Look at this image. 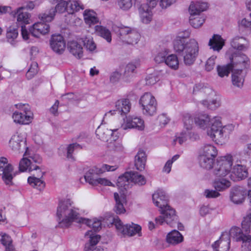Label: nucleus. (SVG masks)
Returning <instances> with one entry per match:
<instances>
[{
	"instance_id": "nucleus-64",
	"label": "nucleus",
	"mask_w": 251,
	"mask_h": 251,
	"mask_svg": "<svg viewBox=\"0 0 251 251\" xmlns=\"http://www.w3.org/2000/svg\"><path fill=\"white\" fill-rule=\"evenodd\" d=\"M118 168L117 165L111 166L107 164H103L101 168L99 169V170L101 171V174L105 171H114Z\"/></svg>"
},
{
	"instance_id": "nucleus-34",
	"label": "nucleus",
	"mask_w": 251,
	"mask_h": 251,
	"mask_svg": "<svg viewBox=\"0 0 251 251\" xmlns=\"http://www.w3.org/2000/svg\"><path fill=\"white\" fill-rule=\"evenodd\" d=\"M231 45L235 49L242 50L247 49L248 43L245 38L236 37L231 42Z\"/></svg>"
},
{
	"instance_id": "nucleus-1",
	"label": "nucleus",
	"mask_w": 251,
	"mask_h": 251,
	"mask_svg": "<svg viewBox=\"0 0 251 251\" xmlns=\"http://www.w3.org/2000/svg\"><path fill=\"white\" fill-rule=\"evenodd\" d=\"M73 202L67 199L59 202L57 210L59 226L61 227H68L75 222L82 223L92 227L95 231L100 230L101 221L97 219H89L80 217L78 209L73 206Z\"/></svg>"
},
{
	"instance_id": "nucleus-33",
	"label": "nucleus",
	"mask_w": 251,
	"mask_h": 251,
	"mask_svg": "<svg viewBox=\"0 0 251 251\" xmlns=\"http://www.w3.org/2000/svg\"><path fill=\"white\" fill-rule=\"evenodd\" d=\"M68 48L70 52L76 57L80 58L82 56L83 48L77 42L70 41L68 44Z\"/></svg>"
},
{
	"instance_id": "nucleus-56",
	"label": "nucleus",
	"mask_w": 251,
	"mask_h": 251,
	"mask_svg": "<svg viewBox=\"0 0 251 251\" xmlns=\"http://www.w3.org/2000/svg\"><path fill=\"white\" fill-rule=\"evenodd\" d=\"M78 148L81 149L82 148L80 145L77 143L70 144L67 148V157L68 159L74 160V157L72 154L74 151Z\"/></svg>"
},
{
	"instance_id": "nucleus-12",
	"label": "nucleus",
	"mask_w": 251,
	"mask_h": 251,
	"mask_svg": "<svg viewBox=\"0 0 251 251\" xmlns=\"http://www.w3.org/2000/svg\"><path fill=\"white\" fill-rule=\"evenodd\" d=\"M66 1L58 3L55 7H52L45 13L39 15V19L45 22H51L54 19L57 12L62 13L67 11Z\"/></svg>"
},
{
	"instance_id": "nucleus-57",
	"label": "nucleus",
	"mask_w": 251,
	"mask_h": 251,
	"mask_svg": "<svg viewBox=\"0 0 251 251\" xmlns=\"http://www.w3.org/2000/svg\"><path fill=\"white\" fill-rule=\"evenodd\" d=\"M201 103L207 108L212 110H215L220 106L219 101L216 100H213L210 102L203 100L201 101Z\"/></svg>"
},
{
	"instance_id": "nucleus-7",
	"label": "nucleus",
	"mask_w": 251,
	"mask_h": 251,
	"mask_svg": "<svg viewBox=\"0 0 251 251\" xmlns=\"http://www.w3.org/2000/svg\"><path fill=\"white\" fill-rule=\"evenodd\" d=\"M112 224L114 225L117 230L124 235L132 236L137 233L140 236L141 227L138 225L132 223L131 225H124L118 217L113 218Z\"/></svg>"
},
{
	"instance_id": "nucleus-32",
	"label": "nucleus",
	"mask_w": 251,
	"mask_h": 251,
	"mask_svg": "<svg viewBox=\"0 0 251 251\" xmlns=\"http://www.w3.org/2000/svg\"><path fill=\"white\" fill-rule=\"evenodd\" d=\"M183 240V237L182 234L176 230H173L169 233L166 237L167 243L173 245H176Z\"/></svg>"
},
{
	"instance_id": "nucleus-53",
	"label": "nucleus",
	"mask_w": 251,
	"mask_h": 251,
	"mask_svg": "<svg viewBox=\"0 0 251 251\" xmlns=\"http://www.w3.org/2000/svg\"><path fill=\"white\" fill-rule=\"evenodd\" d=\"M159 74L157 71H154L153 73L149 75L146 78V84L152 85L159 80Z\"/></svg>"
},
{
	"instance_id": "nucleus-55",
	"label": "nucleus",
	"mask_w": 251,
	"mask_h": 251,
	"mask_svg": "<svg viewBox=\"0 0 251 251\" xmlns=\"http://www.w3.org/2000/svg\"><path fill=\"white\" fill-rule=\"evenodd\" d=\"M38 71V64L36 62H32L29 69L26 74V76L28 79L32 78L35 75H36Z\"/></svg>"
},
{
	"instance_id": "nucleus-54",
	"label": "nucleus",
	"mask_w": 251,
	"mask_h": 251,
	"mask_svg": "<svg viewBox=\"0 0 251 251\" xmlns=\"http://www.w3.org/2000/svg\"><path fill=\"white\" fill-rule=\"evenodd\" d=\"M132 181L139 185H143L146 183V180L143 176L132 172Z\"/></svg>"
},
{
	"instance_id": "nucleus-28",
	"label": "nucleus",
	"mask_w": 251,
	"mask_h": 251,
	"mask_svg": "<svg viewBox=\"0 0 251 251\" xmlns=\"http://www.w3.org/2000/svg\"><path fill=\"white\" fill-rule=\"evenodd\" d=\"M114 197L115 201V206L114 208V211L117 214L124 213L125 211V208L124 206V203L126 202V197L124 195H119L117 193H114Z\"/></svg>"
},
{
	"instance_id": "nucleus-42",
	"label": "nucleus",
	"mask_w": 251,
	"mask_h": 251,
	"mask_svg": "<svg viewBox=\"0 0 251 251\" xmlns=\"http://www.w3.org/2000/svg\"><path fill=\"white\" fill-rule=\"evenodd\" d=\"M217 154L218 151L215 147L210 144H206L204 146L201 154L215 159Z\"/></svg>"
},
{
	"instance_id": "nucleus-13",
	"label": "nucleus",
	"mask_w": 251,
	"mask_h": 251,
	"mask_svg": "<svg viewBox=\"0 0 251 251\" xmlns=\"http://www.w3.org/2000/svg\"><path fill=\"white\" fill-rule=\"evenodd\" d=\"M9 146L13 151L18 152L27 149L24 135L18 132L12 136L9 141Z\"/></svg>"
},
{
	"instance_id": "nucleus-48",
	"label": "nucleus",
	"mask_w": 251,
	"mask_h": 251,
	"mask_svg": "<svg viewBox=\"0 0 251 251\" xmlns=\"http://www.w3.org/2000/svg\"><path fill=\"white\" fill-rule=\"evenodd\" d=\"M197 15H190L189 22L191 25L194 28H199L201 26L205 21L202 16H197Z\"/></svg>"
},
{
	"instance_id": "nucleus-61",
	"label": "nucleus",
	"mask_w": 251,
	"mask_h": 251,
	"mask_svg": "<svg viewBox=\"0 0 251 251\" xmlns=\"http://www.w3.org/2000/svg\"><path fill=\"white\" fill-rule=\"evenodd\" d=\"M220 193L217 191L214 190L206 189L203 192V195L208 199L216 198L220 196Z\"/></svg>"
},
{
	"instance_id": "nucleus-29",
	"label": "nucleus",
	"mask_w": 251,
	"mask_h": 251,
	"mask_svg": "<svg viewBox=\"0 0 251 251\" xmlns=\"http://www.w3.org/2000/svg\"><path fill=\"white\" fill-rule=\"evenodd\" d=\"M139 66V64L129 63L125 67L124 77L126 81H130L134 75L137 73L136 69Z\"/></svg>"
},
{
	"instance_id": "nucleus-50",
	"label": "nucleus",
	"mask_w": 251,
	"mask_h": 251,
	"mask_svg": "<svg viewBox=\"0 0 251 251\" xmlns=\"http://www.w3.org/2000/svg\"><path fill=\"white\" fill-rule=\"evenodd\" d=\"M233 70V68L230 64H228L225 66H217V72L218 75L223 77L225 76H228L230 71L232 72Z\"/></svg>"
},
{
	"instance_id": "nucleus-31",
	"label": "nucleus",
	"mask_w": 251,
	"mask_h": 251,
	"mask_svg": "<svg viewBox=\"0 0 251 251\" xmlns=\"http://www.w3.org/2000/svg\"><path fill=\"white\" fill-rule=\"evenodd\" d=\"M120 128V126L115 129H108L102 126H99L96 131V133L98 138L102 141H108V138L112 136L113 133Z\"/></svg>"
},
{
	"instance_id": "nucleus-21",
	"label": "nucleus",
	"mask_w": 251,
	"mask_h": 251,
	"mask_svg": "<svg viewBox=\"0 0 251 251\" xmlns=\"http://www.w3.org/2000/svg\"><path fill=\"white\" fill-rule=\"evenodd\" d=\"M231 63H230L234 69L238 68L242 70L247 67L249 61L248 58L245 54H239L238 55H233L230 58Z\"/></svg>"
},
{
	"instance_id": "nucleus-35",
	"label": "nucleus",
	"mask_w": 251,
	"mask_h": 251,
	"mask_svg": "<svg viewBox=\"0 0 251 251\" xmlns=\"http://www.w3.org/2000/svg\"><path fill=\"white\" fill-rule=\"evenodd\" d=\"M224 45V41L221 36L214 34L212 38L209 40L208 45L213 49L214 50L219 51L222 49Z\"/></svg>"
},
{
	"instance_id": "nucleus-37",
	"label": "nucleus",
	"mask_w": 251,
	"mask_h": 251,
	"mask_svg": "<svg viewBox=\"0 0 251 251\" xmlns=\"http://www.w3.org/2000/svg\"><path fill=\"white\" fill-rule=\"evenodd\" d=\"M37 165L32 164L31 160L27 157H24L19 163V170L21 172H25L26 170L32 171L33 169H36Z\"/></svg>"
},
{
	"instance_id": "nucleus-27",
	"label": "nucleus",
	"mask_w": 251,
	"mask_h": 251,
	"mask_svg": "<svg viewBox=\"0 0 251 251\" xmlns=\"http://www.w3.org/2000/svg\"><path fill=\"white\" fill-rule=\"evenodd\" d=\"M149 5L142 4L139 8L140 17L143 23L145 24L149 23L152 19V13L151 9Z\"/></svg>"
},
{
	"instance_id": "nucleus-15",
	"label": "nucleus",
	"mask_w": 251,
	"mask_h": 251,
	"mask_svg": "<svg viewBox=\"0 0 251 251\" xmlns=\"http://www.w3.org/2000/svg\"><path fill=\"white\" fill-rule=\"evenodd\" d=\"M35 23L30 28L29 32L31 35L35 37H39L40 35H45L50 30V26L46 24V22L42 21Z\"/></svg>"
},
{
	"instance_id": "nucleus-58",
	"label": "nucleus",
	"mask_w": 251,
	"mask_h": 251,
	"mask_svg": "<svg viewBox=\"0 0 251 251\" xmlns=\"http://www.w3.org/2000/svg\"><path fill=\"white\" fill-rule=\"evenodd\" d=\"M15 106L16 108L20 109L25 115H29L32 121L33 114L30 110V107L28 104L20 103L16 104Z\"/></svg>"
},
{
	"instance_id": "nucleus-45",
	"label": "nucleus",
	"mask_w": 251,
	"mask_h": 251,
	"mask_svg": "<svg viewBox=\"0 0 251 251\" xmlns=\"http://www.w3.org/2000/svg\"><path fill=\"white\" fill-rule=\"evenodd\" d=\"M214 159L201 154L199 156V163L201 166L209 170L213 167Z\"/></svg>"
},
{
	"instance_id": "nucleus-11",
	"label": "nucleus",
	"mask_w": 251,
	"mask_h": 251,
	"mask_svg": "<svg viewBox=\"0 0 251 251\" xmlns=\"http://www.w3.org/2000/svg\"><path fill=\"white\" fill-rule=\"evenodd\" d=\"M32 176L28 177V183L32 187L39 190H43L45 186V182L41 179L45 173L42 172L41 168L37 166V168L33 169Z\"/></svg>"
},
{
	"instance_id": "nucleus-52",
	"label": "nucleus",
	"mask_w": 251,
	"mask_h": 251,
	"mask_svg": "<svg viewBox=\"0 0 251 251\" xmlns=\"http://www.w3.org/2000/svg\"><path fill=\"white\" fill-rule=\"evenodd\" d=\"M116 4L120 9L126 11L132 7V0H117Z\"/></svg>"
},
{
	"instance_id": "nucleus-4",
	"label": "nucleus",
	"mask_w": 251,
	"mask_h": 251,
	"mask_svg": "<svg viewBox=\"0 0 251 251\" xmlns=\"http://www.w3.org/2000/svg\"><path fill=\"white\" fill-rule=\"evenodd\" d=\"M232 127L231 125L223 126L221 118L216 116L212 119L211 126L210 129L207 130V134L213 141L217 144H222L229 133L227 130H231Z\"/></svg>"
},
{
	"instance_id": "nucleus-9",
	"label": "nucleus",
	"mask_w": 251,
	"mask_h": 251,
	"mask_svg": "<svg viewBox=\"0 0 251 251\" xmlns=\"http://www.w3.org/2000/svg\"><path fill=\"white\" fill-rule=\"evenodd\" d=\"M161 210V215L155 218L156 225H161L164 222H166L171 226H174L176 224V221H177L175 210L169 205H166Z\"/></svg>"
},
{
	"instance_id": "nucleus-5",
	"label": "nucleus",
	"mask_w": 251,
	"mask_h": 251,
	"mask_svg": "<svg viewBox=\"0 0 251 251\" xmlns=\"http://www.w3.org/2000/svg\"><path fill=\"white\" fill-rule=\"evenodd\" d=\"M232 165V158L230 155L221 157L217 160L215 164L213 172L218 177H225L227 175H230L231 166Z\"/></svg>"
},
{
	"instance_id": "nucleus-8",
	"label": "nucleus",
	"mask_w": 251,
	"mask_h": 251,
	"mask_svg": "<svg viewBox=\"0 0 251 251\" xmlns=\"http://www.w3.org/2000/svg\"><path fill=\"white\" fill-rule=\"evenodd\" d=\"M119 38L128 44H136L140 38V35L136 30L129 27H121L117 31Z\"/></svg>"
},
{
	"instance_id": "nucleus-26",
	"label": "nucleus",
	"mask_w": 251,
	"mask_h": 251,
	"mask_svg": "<svg viewBox=\"0 0 251 251\" xmlns=\"http://www.w3.org/2000/svg\"><path fill=\"white\" fill-rule=\"evenodd\" d=\"M245 74L238 68L234 69L232 74V82L234 86L241 88L243 85Z\"/></svg>"
},
{
	"instance_id": "nucleus-10",
	"label": "nucleus",
	"mask_w": 251,
	"mask_h": 251,
	"mask_svg": "<svg viewBox=\"0 0 251 251\" xmlns=\"http://www.w3.org/2000/svg\"><path fill=\"white\" fill-rule=\"evenodd\" d=\"M13 167L8 163L7 159L2 157L0 159V176L6 185H11L13 184L12 179L15 176L13 174Z\"/></svg>"
},
{
	"instance_id": "nucleus-23",
	"label": "nucleus",
	"mask_w": 251,
	"mask_h": 251,
	"mask_svg": "<svg viewBox=\"0 0 251 251\" xmlns=\"http://www.w3.org/2000/svg\"><path fill=\"white\" fill-rule=\"evenodd\" d=\"M131 108V104L128 99H121L117 100L115 104V111L121 115L127 114Z\"/></svg>"
},
{
	"instance_id": "nucleus-63",
	"label": "nucleus",
	"mask_w": 251,
	"mask_h": 251,
	"mask_svg": "<svg viewBox=\"0 0 251 251\" xmlns=\"http://www.w3.org/2000/svg\"><path fill=\"white\" fill-rule=\"evenodd\" d=\"M1 241L2 244L5 247V250L7 248H13L12 245V240L10 236L7 235H2Z\"/></svg>"
},
{
	"instance_id": "nucleus-2",
	"label": "nucleus",
	"mask_w": 251,
	"mask_h": 251,
	"mask_svg": "<svg viewBox=\"0 0 251 251\" xmlns=\"http://www.w3.org/2000/svg\"><path fill=\"white\" fill-rule=\"evenodd\" d=\"M230 237L237 242H241V251H251V235L244 234L237 226L231 228L229 232H223L219 240L215 242L212 247L215 251H228Z\"/></svg>"
},
{
	"instance_id": "nucleus-41",
	"label": "nucleus",
	"mask_w": 251,
	"mask_h": 251,
	"mask_svg": "<svg viewBox=\"0 0 251 251\" xmlns=\"http://www.w3.org/2000/svg\"><path fill=\"white\" fill-rule=\"evenodd\" d=\"M83 15L86 24L89 26L95 25L99 22L96 13L92 10H85Z\"/></svg>"
},
{
	"instance_id": "nucleus-19",
	"label": "nucleus",
	"mask_w": 251,
	"mask_h": 251,
	"mask_svg": "<svg viewBox=\"0 0 251 251\" xmlns=\"http://www.w3.org/2000/svg\"><path fill=\"white\" fill-rule=\"evenodd\" d=\"M152 201L154 204L161 209L164 208L167 203L168 197L164 191L158 189L152 194Z\"/></svg>"
},
{
	"instance_id": "nucleus-51",
	"label": "nucleus",
	"mask_w": 251,
	"mask_h": 251,
	"mask_svg": "<svg viewBox=\"0 0 251 251\" xmlns=\"http://www.w3.org/2000/svg\"><path fill=\"white\" fill-rule=\"evenodd\" d=\"M184 127L187 130H191L194 126V118L193 119L190 114H185L183 118Z\"/></svg>"
},
{
	"instance_id": "nucleus-30",
	"label": "nucleus",
	"mask_w": 251,
	"mask_h": 251,
	"mask_svg": "<svg viewBox=\"0 0 251 251\" xmlns=\"http://www.w3.org/2000/svg\"><path fill=\"white\" fill-rule=\"evenodd\" d=\"M146 155L145 151H139L135 156L134 165L137 170L142 171L145 168Z\"/></svg>"
},
{
	"instance_id": "nucleus-49",
	"label": "nucleus",
	"mask_w": 251,
	"mask_h": 251,
	"mask_svg": "<svg viewBox=\"0 0 251 251\" xmlns=\"http://www.w3.org/2000/svg\"><path fill=\"white\" fill-rule=\"evenodd\" d=\"M18 35V30L16 28L9 27L6 33V38L8 42L11 45H14L15 44V39Z\"/></svg>"
},
{
	"instance_id": "nucleus-20",
	"label": "nucleus",
	"mask_w": 251,
	"mask_h": 251,
	"mask_svg": "<svg viewBox=\"0 0 251 251\" xmlns=\"http://www.w3.org/2000/svg\"><path fill=\"white\" fill-rule=\"evenodd\" d=\"M132 183V172H127L118 177L117 185L121 191H124L131 187Z\"/></svg>"
},
{
	"instance_id": "nucleus-46",
	"label": "nucleus",
	"mask_w": 251,
	"mask_h": 251,
	"mask_svg": "<svg viewBox=\"0 0 251 251\" xmlns=\"http://www.w3.org/2000/svg\"><path fill=\"white\" fill-rule=\"evenodd\" d=\"M95 28L96 31L99 35L104 38L108 43L111 42V34L108 29L99 25L95 26Z\"/></svg>"
},
{
	"instance_id": "nucleus-47",
	"label": "nucleus",
	"mask_w": 251,
	"mask_h": 251,
	"mask_svg": "<svg viewBox=\"0 0 251 251\" xmlns=\"http://www.w3.org/2000/svg\"><path fill=\"white\" fill-rule=\"evenodd\" d=\"M80 40L83 43L84 46L90 51H93L96 50V45L91 36H86L81 38Z\"/></svg>"
},
{
	"instance_id": "nucleus-24",
	"label": "nucleus",
	"mask_w": 251,
	"mask_h": 251,
	"mask_svg": "<svg viewBox=\"0 0 251 251\" xmlns=\"http://www.w3.org/2000/svg\"><path fill=\"white\" fill-rule=\"evenodd\" d=\"M208 7V3L205 2L192 1L189 7V11L190 15H199L206 10Z\"/></svg>"
},
{
	"instance_id": "nucleus-3",
	"label": "nucleus",
	"mask_w": 251,
	"mask_h": 251,
	"mask_svg": "<svg viewBox=\"0 0 251 251\" xmlns=\"http://www.w3.org/2000/svg\"><path fill=\"white\" fill-rule=\"evenodd\" d=\"M184 39L178 38L174 43L175 50L183 56L184 63L186 65L193 64L199 53L198 42L194 39L186 42Z\"/></svg>"
},
{
	"instance_id": "nucleus-62",
	"label": "nucleus",
	"mask_w": 251,
	"mask_h": 251,
	"mask_svg": "<svg viewBox=\"0 0 251 251\" xmlns=\"http://www.w3.org/2000/svg\"><path fill=\"white\" fill-rule=\"evenodd\" d=\"M216 58V56H212L207 59L205 64V70L209 72L213 69L215 65Z\"/></svg>"
},
{
	"instance_id": "nucleus-36",
	"label": "nucleus",
	"mask_w": 251,
	"mask_h": 251,
	"mask_svg": "<svg viewBox=\"0 0 251 251\" xmlns=\"http://www.w3.org/2000/svg\"><path fill=\"white\" fill-rule=\"evenodd\" d=\"M14 122L22 125L29 124L31 122L29 115H25L22 111H15L12 116Z\"/></svg>"
},
{
	"instance_id": "nucleus-14",
	"label": "nucleus",
	"mask_w": 251,
	"mask_h": 251,
	"mask_svg": "<svg viewBox=\"0 0 251 251\" xmlns=\"http://www.w3.org/2000/svg\"><path fill=\"white\" fill-rule=\"evenodd\" d=\"M248 175V169L245 166L237 164L232 168L229 176L233 181H237L245 179Z\"/></svg>"
},
{
	"instance_id": "nucleus-25",
	"label": "nucleus",
	"mask_w": 251,
	"mask_h": 251,
	"mask_svg": "<svg viewBox=\"0 0 251 251\" xmlns=\"http://www.w3.org/2000/svg\"><path fill=\"white\" fill-rule=\"evenodd\" d=\"M101 174V171L98 168L89 170L85 175V181L92 185H98V175Z\"/></svg>"
},
{
	"instance_id": "nucleus-40",
	"label": "nucleus",
	"mask_w": 251,
	"mask_h": 251,
	"mask_svg": "<svg viewBox=\"0 0 251 251\" xmlns=\"http://www.w3.org/2000/svg\"><path fill=\"white\" fill-rule=\"evenodd\" d=\"M241 225L242 228L241 230L243 233L250 235L251 226V209L248 212L246 216L244 217Z\"/></svg>"
},
{
	"instance_id": "nucleus-43",
	"label": "nucleus",
	"mask_w": 251,
	"mask_h": 251,
	"mask_svg": "<svg viewBox=\"0 0 251 251\" xmlns=\"http://www.w3.org/2000/svg\"><path fill=\"white\" fill-rule=\"evenodd\" d=\"M24 10V7H19L17 9L15 14L17 15V20L18 22L27 24L29 23V15L27 12H25Z\"/></svg>"
},
{
	"instance_id": "nucleus-59",
	"label": "nucleus",
	"mask_w": 251,
	"mask_h": 251,
	"mask_svg": "<svg viewBox=\"0 0 251 251\" xmlns=\"http://www.w3.org/2000/svg\"><path fill=\"white\" fill-rule=\"evenodd\" d=\"M168 52L165 50H162L158 52L154 58V60L156 63H165Z\"/></svg>"
},
{
	"instance_id": "nucleus-6",
	"label": "nucleus",
	"mask_w": 251,
	"mask_h": 251,
	"mask_svg": "<svg viewBox=\"0 0 251 251\" xmlns=\"http://www.w3.org/2000/svg\"><path fill=\"white\" fill-rule=\"evenodd\" d=\"M143 113L147 116H153L156 113L157 101L154 97L150 93H145L139 100Z\"/></svg>"
},
{
	"instance_id": "nucleus-44",
	"label": "nucleus",
	"mask_w": 251,
	"mask_h": 251,
	"mask_svg": "<svg viewBox=\"0 0 251 251\" xmlns=\"http://www.w3.org/2000/svg\"><path fill=\"white\" fill-rule=\"evenodd\" d=\"M165 63L173 70H176L178 68L179 62L177 56L175 54L167 56Z\"/></svg>"
},
{
	"instance_id": "nucleus-17",
	"label": "nucleus",
	"mask_w": 251,
	"mask_h": 251,
	"mask_svg": "<svg viewBox=\"0 0 251 251\" xmlns=\"http://www.w3.org/2000/svg\"><path fill=\"white\" fill-rule=\"evenodd\" d=\"M50 45L52 50L59 54L62 53L66 48L64 39L60 34L53 35L50 41Z\"/></svg>"
},
{
	"instance_id": "nucleus-38",
	"label": "nucleus",
	"mask_w": 251,
	"mask_h": 251,
	"mask_svg": "<svg viewBox=\"0 0 251 251\" xmlns=\"http://www.w3.org/2000/svg\"><path fill=\"white\" fill-rule=\"evenodd\" d=\"M67 12L69 14H73L80 9H83V5L76 0L66 1Z\"/></svg>"
},
{
	"instance_id": "nucleus-16",
	"label": "nucleus",
	"mask_w": 251,
	"mask_h": 251,
	"mask_svg": "<svg viewBox=\"0 0 251 251\" xmlns=\"http://www.w3.org/2000/svg\"><path fill=\"white\" fill-rule=\"evenodd\" d=\"M123 120L124 122L120 126V128L123 130L134 128L140 130L144 129V121L140 118L135 117L131 120L126 119V121H125V119H123Z\"/></svg>"
},
{
	"instance_id": "nucleus-39",
	"label": "nucleus",
	"mask_w": 251,
	"mask_h": 251,
	"mask_svg": "<svg viewBox=\"0 0 251 251\" xmlns=\"http://www.w3.org/2000/svg\"><path fill=\"white\" fill-rule=\"evenodd\" d=\"M230 186V182L224 178L215 179L213 182V186L218 191H223Z\"/></svg>"
},
{
	"instance_id": "nucleus-22",
	"label": "nucleus",
	"mask_w": 251,
	"mask_h": 251,
	"mask_svg": "<svg viewBox=\"0 0 251 251\" xmlns=\"http://www.w3.org/2000/svg\"><path fill=\"white\" fill-rule=\"evenodd\" d=\"M211 120L209 116L205 113H198L194 117V121L196 125L199 127L205 129L211 124Z\"/></svg>"
},
{
	"instance_id": "nucleus-60",
	"label": "nucleus",
	"mask_w": 251,
	"mask_h": 251,
	"mask_svg": "<svg viewBox=\"0 0 251 251\" xmlns=\"http://www.w3.org/2000/svg\"><path fill=\"white\" fill-rule=\"evenodd\" d=\"M85 236H89L90 245L94 246L96 245L100 241V236L99 235H93L91 231H88L85 234Z\"/></svg>"
},
{
	"instance_id": "nucleus-18",
	"label": "nucleus",
	"mask_w": 251,
	"mask_h": 251,
	"mask_svg": "<svg viewBox=\"0 0 251 251\" xmlns=\"http://www.w3.org/2000/svg\"><path fill=\"white\" fill-rule=\"evenodd\" d=\"M246 192L243 187L235 186L230 190V199L235 204H241L244 201Z\"/></svg>"
}]
</instances>
